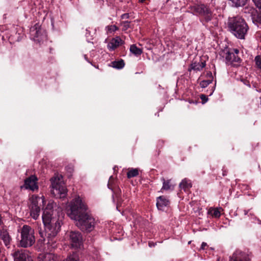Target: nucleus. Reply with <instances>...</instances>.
Returning <instances> with one entry per match:
<instances>
[{
	"label": "nucleus",
	"instance_id": "1",
	"mask_svg": "<svg viewBox=\"0 0 261 261\" xmlns=\"http://www.w3.org/2000/svg\"><path fill=\"white\" fill-rule=\"evenodd\" d=\"M57 207L56 203L49 202L43 211L42 220L45 227L47 234V244L48 247L55 248L57 247V235L60 230L63 216L61 210Z\"/></svg>",
	"mask_w": 261,
	"mask_h": 261
},
{
	"label": "nucleus",
	"instance_id": "2",
	"mask_svg": "<svg viewBox=\"0 0 261 261\" xmlns=\"http://www.w3.org/2000/svg\"><path fill=\"white\" fill-rule=\"evenodd\" d=\"M87 206L78 196L70 204L69 217L76 221V225L82 231H91L94 228L95 220L87 212Z\"/></svg>",
	"mask_w": 261,
	"mask_h": 261
},
{
	"label": "nucleus",
	"instance_id": "3",
	"mask_svg": "<svg viewBox=\"0 0 261 261\" xmlns=\"http://www.w3.org/2000/svg\"><path fill=\"white\" fill-rule=\"evenodd\" d=\"M227 26L229 31L237 38L241 39H244L248 30L245 20L239 16L229 18Z\"/></svg>",
	"mask_w": 261,
	"mask_h": 261
},
{
	"label": "nucleus",
	"instance_id": "4",
	"mask_svg": "<svg viewBox=\"0 0 261 261\" xmlns=\"http://www.w3.org/2000/svg\"><path fill=\"white\" fill-rule=\"evenodd\" d=\"M34 229L30 226L24 225L20 230L21 240L19 245L23 248L32 246L35 242Z\"/></svg>",
	"mask_w": 261,
	"mask_h": 261
},
{
	"label": "nucleus",
	"instance_id": "5",
	"mask_svg": "<svg viewBox=\"0 0 261 261\" xmlns=\"http://www.w3.org/2000/svg\"><path fill=\"white\" fill-rule=\"evenodd\" d=\"M51 193L57 198H64L67 194V189L63 185L61 180L58 176H54L50 179Z\"/></svg>",
	"mask_w": 261,
	"mask_h": 261
},
{
	"label": "nucleus",
	"instance_id": "6",
	"mask_svg": "<svg viewBox=\"0 0 261 261\" xmlns=\"http://www.w3.org/2000/svg\"><path fill=\"white\" fill-rule=\"evenodd\" d=\"M190 10L196 15L202 16L204 21L208 22L212 19L213 12L209 6L204 4H197L190 7Z\"/></svg>",
	"mask_w": 261,
	"mask_h": 261
},
{
	"label": "nucleus",
	"instance_id": "7",
	"mask_svg": "<svg viewBox=\"0 0 261 261\" xmlns=\"http://www.w3.org/2000/svg\"><path fill=\"white\" fill-rule=\"evenodd\" d=\"M39 199L40 197L36 195H32L30 198V215L35 220H36L40 215V208L38 205V200Z\"/></svg>",
	"mask_w": 261,
	"mask_h": 261
},
{
	"label": "nucleus",
	"instance_id": "8",
	"mask_svg": "<svg viewBox=\"0 0 261 261\" xmlns=\"http://www.w3.org/2000/svg\"><path fill=\"white\" fill-rule=\"evenodd\" d=\"M239 50L237 48H230L226 53L225 59L227 63L236 66L239 65L241 59L239 57Z\"/></svg>",
	"mask_w": 261,
	"mask_h": 261
},
{
	"label": "nucleus",
	"instance_id": "9",
	"mask_svg": "<svg viewBox=\"0 0 261 261\" xmlns=\"http://www.w3.org/2000/svg\"><path fill=\"white\" fill-rule=\"evenodd\" d=\"M69 240L72 247L80 248L83 243V237L79 231H71L69 233Z\"/></svg>",
	"mask_w": 261,
	"mask_h": 261
},
{
	"label": "nucleus",
	"instance_id": "10",
	"mask_svg": "<svg viewBox=\"0 0 261 261\" xmlns=\"http://www.w3.org/2000/svg\"><path fill=\"white\" fill-rule=\"evenodd\" d=\"M38 178L35 175H31L24 180V187L26 189L33 191L38 189L37 185Z\"/></svg>",
	"mask_w": 261,
	"mask_h": 261
},
{
	"label": "nucleus",
	"instance_id": "11",
	"mask_svg": "<svg viewBox=\"0 0 261 261\" xmlns=\"http://www.w3.org/2000/svg\"><path fill=\"white\" fill-rule=\"evenodd\" d=\"M229 261H250V258L247 253L237 250L233 253Z\"/></svg>",
	"mask_w": 261,
	"mask_h": 261
},
{
	"label": "nucleus",
	"instance_id": "12",
	"mask_svg": "<svg viewBox=\"0 0 261 261\" xmlns=\"http://www.w3.org/2000/svg\"><path fill=\"white\" fill-rule=\"evenodd\" d=\"M0 239L3 241L6 246L10 245L12 240L8 231L6 228V226L4 224L3 226L0 227Z\"/></svg>",
	"mask_w": 261,
	"mask_h": 261
},
{
	"label": "nucleus",
	"instance_id": "13",
	"mask_svg": "<svg viewBox=\"0 0 261 261\" xmlns=\"http://www.w3.org/2000/svg\"><path fill=\"white\" fill-rule=\"evenodd\" d=\"M170 204V201L164 196L156 198V206L159 210L163 211L164 208Z\"/></svg>",
	"mask_w": 261,
	"mask_h": 261
},
{
	"label": "nucleus",
	"instance_id": "14",
	"mask_svg": "<svg viewBox=\"0 0 261 261\" xmlns=\"http://www.w3.org/2000/svg\"><path fill=\"white\" fill-rule=\"evenodd\" d=\"M14 257L15 261H26L29 257L28 252L24 250H18L14 253Z\"/></svg>",
	"mask_w": 261,
	"mask_h": 261
},
{
	"label": "nucleus",
	"instance_id": "15",
	"mask_svg": "<svg viewBox=\"0 0 261 261\" xmlns=\"http://www.w3.org/2000/svg\"><path fill=\"white\" fill-rule=\"evenodd\" d=\"M205 61H193L191 64L188 70L189 71H191V70H193L195 71H200L205 66Z\"/></svg>",
	"mask_w": 261,
	"mask_h": 261
},
{
	"label": "nucleus",
	"instance_id": "16",
	"mask_svg": "<svg viewBox=\"0 0 261 261\" xmlns=\"http://www.w3.org/2000/svg\"><path fill=\"white\" fill-rule=\"evenodd\" d=\"M123 43L122 40L119 37H117L111 40L108 44V47L109 50H113L123 44Z\"/></svg>",
	"mask_w": 261,
	"mask_h": 261
},
{
	"label": "nucleus",
	"instance_id": "17",
	"mask_svg": "<svg viewBox=\"0 0 261 261\" xmlns=\"http://www.w3.org/2000/svg\"><path fill=\"white\" fill-rule=\"evenodd\" d=\"M38 261H56L57 256L53 253L40 254L38 256Z\"/></svg>",
	"mask_w": 261,
	"mask_h": 261
},
{
	"label": "nucleus",
	"instance_id": "18",
	"mask_svg": "<svg viewBox=\"0 0 261 261\" xmlns=\"http://www.w3.org/2000/svg\"><path fill=\"white\" fill-rule=\"evenodd\" d=\"M23 37V34L20 33H17V32L14 31L13 34H12L8 37V41H6V44L7 45L10 46V43L15 42L17 41H19Z\"/></svg>",
	"mask_w": 261,
	"mask_h": 261
},
{
	"label": "nucleus",
	"instance_id": "19",
	"mask_svg": "<svg viewBox=\"0 0 261 261\" xmlns=\"http://www.w3.org/2000/svg\"><path fill=\"white\" fill-rule=\"evenodd\" d=\"M223 211V209L221 207H211L208 210V213L214 218H219L221 216V212Z\"/></svg>",
	"mask_w": 261,
	"mask_h": 261
},
{
	"label": "nucleus",
	"instance_id": "20",
	"mask_svg": "<svg viewBox=\"0 0 261 261\" xmlns=\"http://www.w3.org/2000/svg\"><path fill=\"white\" fill-rule=\"evenodd\" d=\"M63 261H80L79 254L77 252H73L68 255L67 258Z\"/></svg>",
	"mask_w": 261,
	"mask_h": 261
},
{
	"label": "nucleus",
	"instance_id": "21",
	"mask_svg": "<svg viewBox=\"0 0 261 261\" xmlns=\"http://www.w3.org/2000/svg\"><path fill=\"white\" fill-rule=\"evenodd\" d=\"M192 187V184L190 180L186 179H183L179 184V187L185 191H187Z\"/></svg>",
	"mask_w": 261,
	"mask_h": 261
},
{
	"label": "nucleus",
	"instance_id": "22",
	"mask_svg": "<svg viewBox=\"0 0 261 261\" xmlns=\"http://www.w3.org/2000/svg\"><path fill=\"white\" fill-rule=\"evenodd\" d=\"M207 75L209 76L210 79L206 80H203L200 83V86L201 88H205L209 84L212 83L213 81V76L212 73L211 72H210L209 73H207Z\"/></svg>",
	"mask_w": 261,
	"mask_h": 261
},
{
	"label": "nucleus",
	"instance_id": "23",
	"mask_svg": "<svg viewBox=\"0 0 261 261\" xmlns=\"http://www.w3.org/2000/svg\"><path fill=\"white\" fill-rule=\"evenodd\" d=\"M129 50L132 54L137 56L141 55L143 53L142 49L137 47L136 44L131 45Z\"/></svg>",
	"mask_w": 261,
	"mask_h": 261
},
{
	"label": "nucleus",
	"instance_id": "24",
	"mask_svg": "<svg viewBox=\"0 0 261 261\" xmlns=\"http://www.w3.org/2000/svg\"><path fill=\"white\" fill-rule=\"evenodd\" d=\"M163 182V186L161 190H169L172 189V185L170 183L171 180H165L164 178L162 179Z\"/></svg>",
	"mask_w": 261,
	"mask_h": 261
},
{
	"label": "nucleus",
	"instance_id": "25",
	"mask_svg": "<svg viewBox=\"0 0 261 261\" xmlns=\"http://www.w3.org/2000/svg\"><path fill=\"white\" fill-rule=\"evenodd\" d=\"M112 66L117 69H121L124 66V62L123 60L115 61L112 62Z\"/></svg>",
	"mask_w": 261,
	"mask_h": 261
},
{
	"label": "nucleus",
	"instance_id": "26",
	"mask_svg": "<svg viewBox=\"0 0 261 261\" xmlns=\"http://www.w3.org/2000/svg\"><path fill=\"white\" fill-rule=\"evenodd\" d=\"M232 3V6L239 7L244 6L247 0H230Z\"/></svg>",
	"mask_w": 261,
	"mask_h": 261
},
{
	"label": "nucleus",
	"instance_id": "27",
	"mask_svg": "<svg viewBox=\"0 0 261 261\" xmlns=\"http://www.w3.org/2000/svg\"><path fill=\"white\" fill-rule=\"evenodd\" d=\"M139 174V171L137 169H131L127 173V177L130 178L137 176Z\"/></svg>",
	"mask_w": 261,
	"mask_h": 261
},
{
	"label": "nucleus",
	"instance_id": "28",
	"mask_svg": "<svg viewBox=\"0 0 261 261\" xmlns=\"http://www.w3.org/2000/svg\"><path fill=\"white\" fill-rule=\"evenodd\" d=\"M114 198H116L117 200L118 203H120L121 199V190L119 188H117L114 192Z\"/></svg>",
	"mask_w": 261,
	"mask_h": 261
},
{
	"label": "nucleus",
	"instance_id": "29",
	"mask_svg": "<svg viewBox=\"0 0 261 261\" xmlns=\"http://www.w3.org/2000/svg\"><path fill=\"white\" fill-rule=\"evenodd\" d=\"M254 61L256 67L261 70V55L256 56L254 58Z\"/></svg>",
	"mask_w": 261,
	"mask_h": 261
},
{
	"label": "nucleus",
	"instance_id": "30",
	"mask_svg": "<svg viewBox=\"0 0 261 261\" xmlns=\"http://www.w3.org/2000/svg\"><path fill=\"white\" fill-rule=\"evenodd\" d=\"M123 31L127 30L128 28H131L130 22L128 21H124L121 23Z\"/></svg>",
	"mask_w": 261,
	"mask_h": 261
},
{
	"label": "nucleus",
	"instance_id": "31",
	"mask_svg": "<svg viewBox=\"0 0 261 261\" xmlns=\"http://www.w3.org/2000/svg\"><path fill=\"white\" fill-rule=\"evenodd\" d=\"M107 30L108 33H112L118 30V27L115 25H108L107 27Z\"/></svg>",
	"mask_w": 261,
	"mask_h": 261
},
{
	"label": "nucleus",
	"instance_id": "32",
	"mask_svg": "<svg viewBox=\"0 0 261 261\" xmlns=\"http://www.w3.org/2000/svg\"><path fill=\"white\" fill-rule=\"evenodd\" d=\"M164 144V142L163 141H159L157 144V147L159 148V150L157 153V155H159L160 153V149L162 148Z\"/></svg>",
	"mask_w": 261,
	"mask_h": 261
},
{
	"label": "nucleus",
	"instance_id": "33",
	"mask_svg": "<svg viewBox=\"0 0 261 261\" xmlns=\"http://www.w3.org/2000/svg\"><path fill=\"white\" fill-rule=\"evenodd\" d=\"M255 6L261 10V0H252Z\"/></svg>",
	"mask_w": 261,
	"mask_h": 261
},
{
	"label": "nucleus",
	"instance_id": "34",
	"mask_svg": "<svg viewBox=\"0 0 261 261\" xmlns=\"http://www.w3.org/2000/svg\"><path fill=\"white\" fill-rule=\"evenodd\" d=\"M66 170L70 174L69 176H71V173L74 171L73 167L72 166H68L66 167Z\"/></svg>",
	"mask_w": 261,
	"mask_h": 261
},
{
	"label": "nucleus",
	"instance_id": "35",
	"mask_svg": "<svg viewBox=\"0 0 261 261\" xmlns=\"http://www.w3.org/2000/svg\"><path fill=\"white\" fill-rule=\"evenodd\" d=\"M200 98L204 103L207 101V100H208V98L206 97V96L204 94H201L200 95Z\"/></svg>",
	"mask_w": 261,
	"mask_h": 261
},
{
	"label": "nucleus",
	"instance_id": "36",
	"mask_svg": "<svg viewBox=\"0 0 261 261\" xmlns=\"http://www.w3.org/2000/svg\"><path fill=\"white\" fill-rule=\"evenodd\" d=\"M222 175L223 176H226L227 175V169H226L225 168L223 167L222 169Z\"/></svg>",
	"mask_w": 261,
	"mask_h": 261
},
{
	"label": "nucleus",
	"instance_id": "37",
	"mask_svg": "<svg viewBox=\"0 0 261 261\" xmlns=\"http://www.w3.org/2000/svg\"><path fill=\"white\" fill-rule=\"evenodd\" d=\"M36 30V29H35L34 28H33V29H32L31 31H32V32H33L35 31V37L37 38L39 36V31H37V30Z\"/></svg>",
	"mask_w": 261,
	"mask_h": 261
},
{
	"label": "nucleus",
	"instance_id": "38",
	"mask_svg": "<svg viewBox=\"0 0 261 261\" xmlns=\"http://www.w3.org/2000/svg\"><path fill=\"white\" fill-rule=\"evenodd\" d=\"M207 246V244L205 242H203L201 245L200 248L202 250H204L205 249V247Z\"/></svg>",
	"mask_w": 261,
	"mask_h": 261
},
{
	"label": "nucleus",
	"instance_id": "39",
	"mask_svg": "<svg viewBox=\"0 0 261 261\" xmlns=\"http://www.w3.org/2000/svg\"><path fill=\"white\" fill-rule=\"evenodd\" d=\"M128 17H129V15L127 13H125V14H122L121 15V18L122 19L128 18Z\"/></svg>",
	"mask_w": 261,
	"mask_h": 261
},
{
	"label": "nucleus",
	"instance_id": "40",
	"mask_svg": "<svg viewBox=\"0 0 261 261\" xmlns=\"http://www.w3.org/2000/svg\"><path fill=\"white\" fill-rule=\"evenodd\" d=\"M139 3H143L145 0H138Z\"/></svg>",
	"mask_w": 261,
	"mask_h": 261
},
{
	"label": "nucleus",
	"instance_id": "41",
	"mask_svg": "<svg viewBox=\"0 0 261 261\" xmlns=\"http://www.w3.org/2000/svg\"><path fill=\"white\" fill-rule=\"evenodd\" d=\"M2 39H3V40H4V36H3V37H2Z\"/></svg>",
	"mask_w": 261,
	"mask_h": 261
},
{
	"label": "nucleus",
	"instance_id": "42",
	"mask_svg": "<svg viewBox=\"0 0 261 261\" xmlns=\"http://www.w3.org/2000/svg\"><path fill=\"white\" fill-rule=\"evenodd\" d=\"M167 1H169V0H167Z\"/></svg>",
	"mask_w": 261,
	"mask_h": 261
}]
</instances>
